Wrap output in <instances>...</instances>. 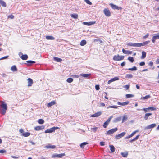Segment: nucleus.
<instances>
[{
	"label": "nucleus",
	"mask_w": 159,
	"mask_h": 159,
	"mask_svg": "<svg viewBox=\"0 0 159 159\" xmlns=\"http://www.w3.org/2000/svg\"><path fill=\"white\" fill-rule=\"evenodd\" d=\"M124 58V56H120L119 54L117 55H115L113 58L114 61H120L123 59Z\"/></svg>",
	"instance_id": "nucleus-1"
},
{
	"label": "nucleus",
	"mask_w": 159,
	"mask_h": 159,
	"mask_svg": "<svg viewBox=\"0 0 159 159\" xmlns=\"http://www.w3.org/2000/svg\"><path fill=\"white\" fill-rule=\"evenodd\" d=\"M59 128L58 127H52L49 129H47L44 132L46 133H52L54 132L55 130L58 129Z\"/></svg>",
	"instance_id": "nucleus-2"
},
{
	"label": "nucleus",
	"mask_w": 159,
	"mask_h": 159,
	"mask_svg": "<svg viewBox=\"0 0 159 159\" xmlns=\"http://www.w3.org/2000/svg\"><path fill=\"white\" fill-rule=\"evenodd\" d=\"M118 130L117 128L111 129L107 131L106 134L107 135H111L113 134L114 132Z\"/></svg>",
	"instance_id": "nucleus-3"
},
{
	"label": "nucleus",
	"mask_w": 159,
	"mask_h": 159,
	"mask_svg": "<svg viewBox=\"0 0 159 159\" xmlns=\"http://www.w3.org/2000/svg\"><path fill=\"white\" fill-rule=\"evenodd\" d=\"M126 134L125 132H123L118 135H116L115 136V139H119L123 137Z\"/></svg>",
	"instance_id": "nucleus-4"
},
{
	"label": "nucleus",
	"mask_w": 159,
	"mask_h": 159,
	"mask_svg": "<svg viewBox=\"0 0 159 159\" xmlns=\"http://www.w3.org/2000/svg\"><path fill=\"white\" fill-rule=\"evenodd\" d=\"M65 155V154L64 153H61L59 154H53L52 156V158H55L56 157H58L59 158Z\"/></svg>",
	"instance_id": "nucleus-5"
},
{
	"label": "nucleus",
	"mask_w": 159,
	"mask_h": 159,
	"mask_svg": "<svg viewBox=\"0 0 159 159\" xmlns=\"http://www.w3.org/2000/svg\"><path fill=\"white\" fill-rule=\"evenodd\" d=\"M103 12L107 16H111V13L109 10L107 9H105L103 11Z\"/></svg>",
	"instance_id": "nucleus-6"
},
{
	"label": "nucleus",
	"mask_w": 159,
	"mask_h": 159,
	"mask_svg": "<svg viewBox=\"0 0 159 159\" xmlns=\"http://www.w3.org/2000/svg\"><path fill=\"white\" fill-rule=\"evenodd\" d=\"M156 126L155 124H151L145 128L144 129L147 130L150 129L152 128L155 127Z\"/></svg>",
	"instance_id": "nucleus-7"
},
{
	"label": "nucleus",
	"mask_w": 159,
	"mask_h": 159,
	"mask_svg": "<svg viewBox=\"0 0 159 159\" xmlns=\"http://www.w3.org/2000/svg\"><path fill=\"white\" fill-rule=\"evenodd\" d=\"M110 5L111 6L112 8L114 9H117L119 10L120 9H121V7H118V6L112 3L110 4Z\"/></svg>",
	"instance_id": "nucleus-8"
},
{
	"label": "nucleus",
	"mask_w": 159,
	"mask_h": 159,
	"mask_svg": "<svg viewBox=\"0 0 159 159\" xmlns=\"http://www.w3.org/2000/svg\"><path fill=\"white\" fill-rule=\"evenodd\" d=\"M28 81V86H31L33 84V80L32 79L29 78L27 79Z\"/></svg>",
	"instance_id": "nucleus-9"
},
{
	"label": "nucleus",
	"mask_w": 159,
	"mask_h": 159,
	"mask_svg": "<svg viewBox=\"0 0 159 159\" xmlns=\"http://www.w3.org/2000/svg\"><path fill=\"white\" fill-rule=\"evenodd\" d=\"M119 79V78L118 77H114V78H112L110 80H109L108 81V84H109L111 83V82H112L114 81H115Z\"/></svg>",
	"instance_id": "nucleus-10"
},
{
	"label": "nucleus",
	"mask_w": 159,
	"mask_h": 159,
	"mask_svg": "<svg viewBox=\"0 0 159 159\" xmlns=\"http://www.w3.org/2000/svg\"><path fill=\"white\" fill-rule=\"evenodd\" d=\"M56 103L55 101H51V102L48 103L47 105V106L49 108L55 105Z\"/></svg>",
	"instance_id": "nucleus-11"
},
{
	"label": "nucleus",
	"mask_w": 159,
	"mask_h": 159,
	"mask_svg": "<svg viewBox=\"0 0 159 159\" xmlns=\"http://www.w3.org/2000/svg\"><path fill=\"white\" fill-rule=\"evenodd\" d=\"M95 23V22H84L83 24L88 26H90Z\"/></svg>",
	"instance_id": "nucleus-12"
},
{
	"label": "nucleus",
	"mask_w": 159,
	"mask_h": 159,
	"mask_svg": "<svg viewBox=\"0 0 159 159\" xmlns=\"http://www.w3.org/2000/svg\"><path fill=\"white\" fill-rule=\"evenodd\" d=\"M102 114V112H101L99 111L98 112L92 115H91V117H98L100 115H101Z\"/></svg>",
	"instance_id": "nucleus-13"
},
{
	"label": "nucleus",
	"mask_w": 159,
	"mask_h": 159,
	"mask_svg": "<svg viewBox=\"0 0 159 159\" xmlns=\"http://www.w3.org/2000/svg\"><path fill=\"white\" fill-rule=\"evenodd\" d=\"M44 126H43V125L41 126H37L35 127L34 129L35 130L39 131V130H42L43 129H44Z\"/></svg>",
	"instance_id": "nucleus-14"
},
{
	"label": "nucleus",
	"mask_w": 159,
	"mask_h": 159,
	"mask_svg": "<svg viewBox=\"0 0 159 159\" xmlns=\"http://www.w3.org/2000/svg\"><path fill=\"white\" fill-rule=\"evenodd\" d=\"M129 102L128 101H127L126 102L121 103L119 102H117V104L118 105H121V106H125L129 103Z\"/></svg>",
	"instance_id": "nucleus-15"
},
{
	"label": "nucleus",
	"mask_w": 159,
	"mask_h": 159,
	"mask_svg": "<svg viewBox=\"0 0 159 159\" xmlns=\"http://www.w3.org/2000/svg\"><path fill=\"white\" fill-rule=\"evenodd\" d=\"M159 39V35H155L152 37V42L154 43L156 39Z\"/></svg>",
	"instance_id": "nucleus-16"
},
{
	"label": "nucleus",
	"mask_w": 159,
	"mask_h": 159,
	"mask_svg": "<svg viewBox=\"0 0 159 159\" xmlns=\"http://www.w3.org/2000/svg\"><path fill=\"white\" fill-rule=\"evenodd\" d=\"M122 52H123L125 54H131L132 53V52L131 51L129 50H125L123 48L122 49Z\"/></svg>",
	"instance_id": "nucleus-17"
},
{
	"label": "nucleus",
	"mask_w": 159,
	"mask_h": 159,
	"mask_svg": "<svg viewBox=\"0 0 159 159\" xmlns=\"http://www.w3.org/2000/svg\"><path fill=\"white\" fill-rule=\"evenodd\" d=\"M0 106L2 107V109H7V106L6 104L4 103V102H2V104Z\"/></svg>",
	"instance_id": "nucleus-18"
},
{
	"label": "nucleus",
	"mask_w": 159,
	"mask_h": 159,
	"mask_svg": "<svg viewBox=\"0 0 159 159\" xmlns=\"http://www.w3.org/2000/svg\"><path fill=\"white\" fill-rule=\"evenodd\" d=\"M80 75L84 78H89V76L91 75V74H81Z\"/></svg>",
	"instance_id": "nucleus-19"
},
{
	"label": "nucleus",
	"mask_w": 159,
	"mask_h": 159,
	"mask_svg": "<svg viewBox=\"0 0 159 159\" xmlns=\"http://www.w3.org/2000/svg\"><path fill=\"white\" fill-rule=\"evenodd\" d=\"M56 146L55 145H52L51 144H48L45 147L46 148L54 149L56 148Z\"/></svg>",
	"instance_id": "nucleus-20"
},
{
	"label": "nucleus",
	"mask_w": 159,
	"mask_h": 159,
	"mask_svg": "<svg viewBox=\"0 0 159 159\" xmlns=\"http://www.w3.org/2000/svg\"><path fill=\"white\" fill-rule=\"evenodd\" d=\"M121 120V117H119L115 118L113 121V122L116 123L117 122L120 121Z\"/></svg>",
	"instance_id": "nucleus-21"
},
{
	"label": "nucleus",
	"mask_w": 159,
	"mask_h": 159,
	"mask_svg": "<svg viewBox=\"0 0 159 159\" xmlns=\"http://www.w3.org/2000/svg\"><path fill=\"white\" fill-rule=\"evenodd\" d=\"M152 115V113H146L144 117V119L145 120H147L149 116Z\"/></svg>",
	"instance_id": "nucleus-22"
},
{
	"label": "nucleus",
	"mask_w": 159,
	"mask_h": 159,
	"mask_svg": "<svg viewBox=\"0 0 159 159\" xmlns=\"http://www.w3.org/2000/svg\"><path fill=\"white\" fill-rule=\"evenodd\" d=\"M146 56V53L144 51H143L142 52V56L141 57V59H144V58Z\"/></svg>",
	"instance_id": "nucleus-23"
},
{
	"label": "nucleus",
	"mask_w": 159,
	"mask_h": 159,
	"mask_svg": "<svg viewBox=\"0 0 159 159\" xmlns=\"http://www.w3.org/2000/svg\"><path fill=\"white\" fill-rule=\"evenodd\" d=\"M0 5L4 7H5L6 6V3L2 0H0Z\"/></svg>",
	"instance_id": "nucleus-24"
},
{
	"label": "nucleus",
	"mask_w": 159,
	"mask_h": 159,
	"mask_svg": "<svg viewBox=\"0 0 159 159\" xmlns=\"http://www.w3.org/2000/svg\"><path fill=\"white\" fill-rule=\"evenodd\" d=\"M121 154L123 157H126L128 155V152H121Z\"/></svg>",
	"instance_id": "nucleus-25"
},
{
	"label": "nucleus",
	"mask_w": 159,
	"mask_h": 159,
	"mask_svg": "<svg viewBox=\"0 0 159 159\" xmlns=\"http://www.w3.org/2000/svg\"><path fill=\"white\" fill-rule=\"evenodd\" d=\"M87 43L86 41L85 40H82L80 43V45L81 46H84Z\"/></svg>",
	"instance_id": "nucleus-26"
},
{
	"label": "nucleus",
	"mask_w": 159,
	"mask_h": 159,
	"mask_svg": "<svg viewBox=\"0 0 159 159\" xmlns=\"http://www.w3.org/2000/svg\"><path fill=\"white\" fill-rule=\"evenodd\" d=\"M21 58L23 60H26L28 59V56L26 54L22 55Z\"/></svg>",
	"instance_id": "nucleus-27"
},
{
	"label": "nucleus",
	"mask_w": 159,
	"mask_h": 159,
	"mask_svg": "<svg viewBox=\"0 0 159 159\" xmlns=\"http://www.w3.org/2000/svg\"><path fill=\"white\" fill-rule=\"evenodd\" d=\"M11 70L13 72L17 71V68L15 65H13L12 66L11 68Z\"/></svg>",
	"instance_id": "nucleus-28"
},
{
	"label": "nucleus",
	"mask_w": 159,
	"mask_h": 159,
	"mask_svg": "<svg viewBox=\"0 0 159 159\" xmlns=\"http://www.w3.org/2000/svg\"><path fill=\"white\" fill-rule=\"evenodd\" d=\"M7 109H1L0 110V113L3 115H4L5 114Z\"/></svg>",
	"instance_id": "nucleus-29"
},
{
	"label": "nucleus",
	"mask_w": 159,
	"mask_h": 159,
	"mask_svg": "<svg viewBox=\"0 0 159 159\" xmlns=\"http://www.w3.org/2000/svg\"><path fill=\"white\" fill-rule=\"evenodd\" d=\"M46 39L48 40H54V37L52 36H47L46 37Z\"/></svg>",
	"instance_id": "nucleus-30"
},
{
	"label": "nucleus",
	"mask_w": 159,
	"mask_h": 159,
	"mask_svg": "<svg viewBox=\"0 0 159 159\" xmlns=\"http://www.w3.org/2000/svg\"><path fill=\"white\" fill-rule=\"evenodd\" d=\"M30 134V133L29 132H25L22 134V135L27 137L29 136Z\"/></svg>",
	"instance_id": "nucleus-31"
},
{
	"label": "nucleus",
	"mask_w": 159,
	"mask_h": 159,
	"mask_svg": "<svg viewBox=\"0 0 159 159\" xmlns=\"http://www.w3.org/2000/svg\"><path fill=\"white\" fill-rule=\"evenodd\" d=\"M71 17L75 19H77L78 17V15L77 14H72L71 15Z\"/></svg>",
	"instance_id": "nucleus-32"
},
{
	"label": "nucleus",
	"mask_w": 159,
	"mask_h": 159,
	"mask_svg": "<svg viewBox=\"0 0 159 159\" xmlns=\"http://www.w3.org/2000/svg\"><path fill=\"white\" fill-rule=\"evenodd\" d=\"M54 59L55 61L57 62H61L62 61L61 59L56 57H54Z\"/></svg>",
	"instance_id": "nucleus-33"
},
{
	"label": "nucleus",
	"mask_w": 159,
	"mask_h": 159,
	"mask_svg": "<svg viewBox=\"0 0 159 159\" xmlns=\"http://www.w3.org/2000/svg\"><path fill=\"white\" fill-rule=\"evenodd\" d=\"M139 136V135H137L135 138H134L133 139H132L130 140L129 142H132L136 141V140H137L138 139Z\"/></svg>",
	"instance_id": "nucleus-34"
},
{
	"label": "nucleus",
	"mask_w": 159,
	"mask_h": 159,
	"mask_svg": "<svg viewBox=\"0 0 159 159\" xmlns=\"http://www.w3.org/2000/svg\"><path fill=\"white\" fill-rule=\"evenodd\" d=\"M87 142H84L80 144V147L81 148H83L85 145L88 144Z\"/></svg>",
	"instance_id": "nucleus-35"
},
{
	"label": "nucleus",
	"mask_w": 159,
	"mask_h": 159,
	"mask_svg": "<svg viewBox=\"0 0 159 159\" xmlns=\"http://www.w3.org/2000/svg\"><path fill=\"white\" fill-rule=\"evenodd\" d=\"M127 117L126 115H125L124 116L122 120V123H123L125 121L127 120Z\"/></svg>",
	"instance_id": "nucleus-36"
},
{
	"label": "nucleus",
	"mask_w": 159,
	"mask_h": 159,
	"mask_svg": "<svg viewBox=\"0 0 159 159\" xmlns=\"http://www.w3.org/2000/svg\"><path fill=\"white\" fill-rule=\"evenodd\" d=\"M118 106H109L107 107V108L108 109L109 108H114L115 109H117Z\"/></svg>",
	"instance_id": "nucleus-37"
},
{
	"label": "nucleus",
	"mask_w": 159,
	"mask_h": 159,
	"mask_svg": "<svg viewBox=\"0 0 159 159\" xmlns=\"http://www.w3.org/2000/svg\"><path fill=\"white\" fill-rule=\"evenodd\" d=\"M128 60L132 63L134 61V58L133 57H129L128 58Z\"/></svg>",
	"instance_id": "nucleus-38"
},
{
	"label": "nucleus",
	"mask_w": 159,
	"mask_h": 159,
	"mask_svg": "<svg viewBox=\"0 0 159 159\" xmlns=\"http://www.w3.org/2000/svg\"><path fill=\"white\" fill-rule=\"evenodd\" d=\"M128 70L131 71H136L137 70V68L136 67L134 66L132 68H129Z\"/></svg>",
	"instance_id": "nucleus-39"
},
{
	"label": "nucleus",
	"mask_w": 159,
	"mask_h": 159,
	"mask_svg": "<svg viewBox=\"0 0 159 159\" xmlns=\"http://www.w3.org/2000/svg\"><path fill=\"white\" fill-rule=\"evenodd\" d=\"M38 122L39 124H42L44 123V120L42 119H39L38 120Z\"/></svg>",
	"instance_id": "nucleus-40"
},
{
	"label": "nucleus",
	"mask_w": 159,
	"mask_h": 159,
	"mask_svg": "<svg viewBox=\"0 0 159 159\" xmlns=\"http://www.w3.org/2000/svg\"><path fill=\"white\" fill-rule=\"evenodd\" d=\"M150 97H151V96L150 95H147L145 97H142L141 99H148V98H150Z\"/></svg>",
	"instance_id": "nucleus-41"
},
{
	"label": "nucleus",
	"mask_w": 159,
	"mask_h": 159,
	"mask_svg": "<svg viewBox=\"0 0 159 159\" xmlns=\"http://www.w3.org/2000/svg\"><path fill=\"white\" fill-rule=\"evenodd\" d=\"M110 149L111 151L113 152L115 151V147L113 145H110Z\"/></svg>",
	"instance_id": "nucleus-42"
},
{
	"label": "nucleus",
	"mask_w": 159,
	"mask_h": 159,
	"mask_svg": "<svg viewBox=\"0 0 159 159\" xmlns=\"http://www.w3.org/2000/svg\"><path fill=\"white\" fill-rule=\"evenodd\" d=\"M142 43H135L134 47H140L142 46Z\"/></svg>",
	"instance_id": "nucleus-43"
},
{
	"label": "nucleus",
	"mask_w": 159,
	"mask_h": 159,
	"mask_svg": "<svg viewBox=\"0 0 159 159\" xmlns=\"http://www.w3.org/2000/svg\"><path fill=\"white\" fill-rule=\"evenodd\" d=\"M133 76L131 74H127L125 75V77L127 78H132Z\"/></svg>",
	"instance_id": "nucleus-44"
},
{
	"label": "nucleus",
	"mask_w": 159,
	"mask_h": 159,
	"mask_svg": "<svg viewBox=\"0 0 159 159\" xmlns=\"http://www.w3.org/2000/svg\"><path fill=\"white\" fill-rule=\"evenodd\" d=\"M66 81L68 83H71L73 81V79L71 78H69L67 79Z\"/></svg>",
	"instance_id": "nucleus-45"
},
{
	"label": "nucleus",
	"mask_w": 159,
	"mask_h": 159,
	"mask_svg": "<svg viewBox=\"0 0 159 159\" xmlns=\"http://www.w3.org/2000/svg\"><path fill=\"white\" fill-rule=\"evenodd\" d=\"M134 97V95L133 94H127L126 95V97L127 98H131L133 97Z\"/></svg>",
	"instance_id": "nucleus-46"
},
{
	"label": "nucleus",
	"mask_w": 159,
	"mask_h": 159,
	"mask_svg": "<svg viewBox=\"0 0 159 159\" xmlns=\"http://www.w3.org/2000/svg\"><path fill=\"white\" fill-rule=\"evenodd\" d=\"M150 41H146L145 42H144L143 43H142V46H143L145 45L148 44L150 43Z\"/></svg>",
	"instance_id": "nucleus-47"
},
{
	"label": "nucleus",
	"mask_w": 159,
	"mask_h": 159,
	"mask_svg": "<svg viewBox=\"0 0 159 159\" xmlns=\"http://www.w3.org/2000/svg\"><path fill=\"white\" fill-rule=\"evenodd\" d=\"M98 129V127H95L93 128H91V130H92L93 132H95Z\"/></svg>",
	"instance_id": "nucleus-48"
},
{
	"label": "nucleus",
	"mask_w": 159,
	"mask_h": 159,
	"mask_svg": "<svg viewBox=\"0 0 159 159\" xmlns=\"http://www.w3.org/2000/svg\"><path fill=\"white\" fill-rule=\"evenodd\" d=\"M135 43H129L127 44V45L129 46L134 47Z\"/></svg>",
	"instance_id": "nucleus-49"
},
{
	"label": "nucleus",
	"mask_w": 159,
	"mask_h": 159,
	"mask_svg": "<svg viewBox=\"0 0 159 159\" xmlns=\"http://www.w3.org/2000/svg\"><path fill=\"white\" fill-rule=\"evenodd\" d=\"M108 124L109 123L108 122H107L106 121L105 122L103 125V127L104 128H106L107 127Z\"/></svg>",
	"instance_id": "nucleus-50"
},
{
	"label": "nucleus",
	"mask_w": 159,
	"mask_h": 159,
	"mask_svg": "<svg viewBox=\"0 0 159 159\" xmlns=\"http://www.w3.org/2000/svg\"><path fill=\"white\" fill-rule=\"evenodd\" d=\"M85 2L88 4L91 5L92 3L89 0H84Z\"/></svg>",
	"instance_id": "nucleus-51"
},
{
	"label": "nucleus",
	"mask_w": 159,
	"mask_h": 159,
	"mask_svg": "<svg viewBox=\"0 0 159 159\" xmlns=\"http://www.w3.org/2000/svg\"><path fill=\"white\" fill-rule=\"evenodd\" d=\"M113 118V116H111L106 121L107 122H108V123H109V122L111 120V118Z\"/></svg>",
	"instance_id": "nucleus-52"
},
{
	"label": "nucleus",
	"mask_w": 159,
	"mask_h": 159,
	"mask_svg": "<svg viewBox=\"0 0 159 159\" xmlns=\"http://www.w3.org/2000/svg\"><path fill=\"white\" fill-rule=\"evenodd\" d=\"M138 132V130H136V131H134L131 134H130V136H131V137H132L133 136H134L135 134V133L137 132Z\"/></svg>",
	"instance_id": "nucleus-53"
},
{
	"label": "nucleus",
	"mask_w": 159,
	"mask_h": 159,
	"mask_svg": "<svg viewBox=\"0 0 159 159\" xmlns=\"http://www.w3.org/2000/svg\"><path fill=\"white\" fill-rule=\"evenodd\" d=\"M149 110L148 107L147 108H144L143 109H139L138 110H143L145 112H147L148 111V110Z\"/></svg>",
	"instance_id": "nucleus-54"
},
{
	"label": "nucleus",
	"mask_w": 159,
	"mask_h": 159,
	"mask_svg": "<svg viewBox=\"0 0 159 159\" xmlns=\"http://www.w3.org/2000/svg\"><path fill=\"white\" fill-rule=\"evenodd\" d=\"M129 86H130L129 85H126L123 86V88H125L126 89H128L129 88Z\"/></svg>",
	"instance_id": "nucleus-55"
},
{
	"label": "nucleus",
	"mask_w": 159,
	"mask_h": 159,
	"mask_svg": "<svg viewBox=\"0 0 159 159\" xmlns=\"http://www.w3.org/2000/svg\"><path fill=\"white\" fill-rule=\"evenodd\" d=\"M149 110H151L153 111L155 110L156 108L153 107H148Z\"/></svg>",
	"instance_id": "nucleus-56"
},
{
	"label": "nucleus",
	"mask_w": 159,
	"mask_h": 159,
	"mask_svg": "<svg viewBox=\"0 0 159 159\" xmlns=\"http://www.w3.org/2000/svg\"><path fill=\"white\" fill-rule=\"evenodd\" d=\"M95 89L97 90H98L100 89V87L99 85H95Z\"/></svg>",
	"instance_id": "nucleus-57"
},
{
	"label": "nucleus",
	"mask_w": 159,
	"mask_h": 159,
	"mask_svg": "<svg viewBox=\"0 0 159 159\" xmlns=\"http://www.w3.org/2000/svg\"><path fill=\"white\" fill-rule=\"evenodd\" d=\"M8 57H9L8 56H5L4 57H2L0 58V60H3L4 59H7V58H8Z\"/></svg>",
	"instance_id": "nucleus-58"
},
{
	"label": "nucleus",
	"mask_w": 159,
	"mask_h": 159,
	"mask_svg": "<svg viewBox=\"0 0 159 159\" xmlns=\"http://www.w3.org/2000/svg\"><path fill=\"white\" fill-rule=\"evenodd\" d=\"M27 62L29 63L33 64L35 63V62L32 61H27Z\"/></svg>",
	"instance_id": "nucleus-59"
},
{
	"label": "nucleus",
	"mask_w": 159,
	"mask_h": 159,
	"mask_svg": "<svg viewBox=\"0 0 159 159\" xmlns=\"http://www.w3.org/2000/svg\"><path fill=\"white\" fill-rule=\"evenodd\" d=\"M14 16L13 15H11L8 16V18H10L11 19H13L14 18Z\"/></svg>",
	"instance_id": "nucleus-60"
},
{
	"label": "nucleus",
	"mask_w": 159,
	"mask_h": 159,
	"mask_svg": "<svg viewBox=\"0 0 159 159\" xmlns=\"http://www.w3.org/2000/svg\"><path fill=\"white\" fill-rule=\"evenodd\" d=\"M145 64V63L144 62H142L140 63L139 65L140 66H144Z\"/></svg>",
	"instance_id": "nucleus-61"
},
{
	"label": "nucleus",
	"mask_w": 159,
	"mask_h": 159,
	"mask_svg": "<svg viewBox=\"0 0 159 159\" xmlns=\"http://www.w3.org/2000/svg\"><path fill=\"white\" fill-rule=\"evenodd\" d=\"M153 65V62L152 61H150L148 64V65L150 66H152Z\"/></svg>",
	"instance_id": "nucleus-62"
},
{
	"label": "nucleus",
	"mask_w": 159,
	"mask_h": 159,
	"mask_svg": "<svg viewBox=\"0 0 159 159\" xmlns=\"http://www.w3.org/2000/svg\"><path fill=\"white\" fill-rule=\"evenodd\" d=\"M6 152V151L4 150H0V153H4Z\"/></svg>",
	"instance_id": "nucleus-63"
},
{
	"label": "nucleus",
	"mask_w": 159,
	"mask_h": 159,
	"mask_svg": "<svg viewBox=\"0 0 159 159\" xmlns=\"http://www.w3.org/2000/svg\"><path fill=\"white\" fill-rule=\"evenodd\" d=\"M105 142H101L100 143V144L101 146H104V145Z\"/></svg>",
	"instance_id": "nucleus-64"
}]
</instances>
